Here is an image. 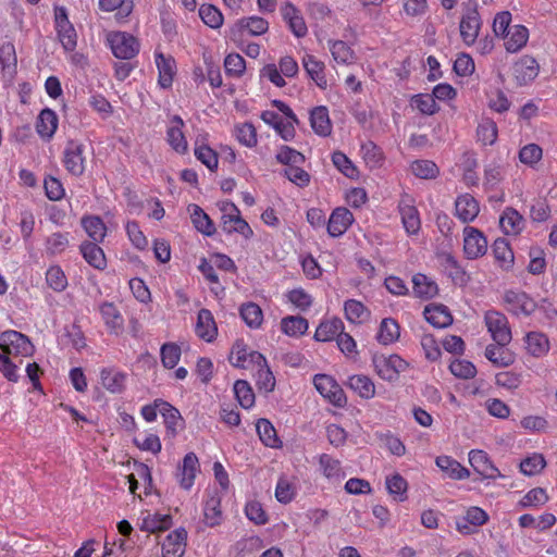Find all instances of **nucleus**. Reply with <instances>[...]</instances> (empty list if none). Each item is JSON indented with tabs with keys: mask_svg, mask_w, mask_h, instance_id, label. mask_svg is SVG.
Instances as JSON below:
<instances>
[{
	"mask_svg": "<svg viewBox=\"0 0 557 557\" xmlns=\"http://www.w3.org/2000/svg\"><path fill=\"white\" fill-rule=\"evenodd\" d=\"M372 366L376 375L386 382H396L409 368V363L396 354H375L372 357Z\"/></svg>",
	"mask_w": 557,
	"mask_h": 557,
	"instance_id": "1",
	"label": "nucleus"
},
{
	"mask_svg": "<svg viewBox=\"0 0 557 557\" xmlns=\"http://www.w3.org/2000/svg\"><path fill=\"white\" fill-rule=\"evenodd\" d=\"M1 354L8 357H29L34 354V346L29 338L17 331H5L0 334Z\"/></svg>",
	"mask_w": 557,
	"mask_h": 557,
	"instance_id": "2",
	"label": "nucleus"
},
{
	"mask_svg": "<svg viewBox=\"0 0 557 557\" xmlns=\"http://www.w3.org/2000/svg\"><path fill=\"white\" fill-rule=\"evenodd\" d=\"M503 301L506 310L518 318L530 317L539 307L529 294L519 289L506 290Z\"/></svg>",
	"mask_w": 557,
	"mask_h": 557,
	"instance_id": "3",
	"label": "nucleus"
},
{
	"mask_svg": "<svg viewBox=\"0 0 557 557\" xmlns=\"http://www.w3.org/2000/svg\"><path fill=\"white\" fill-rule=\"evenodd\" d=\"M484 322L493 341L499 346H506L511 341V330L505 314L496 310L486 311Z\"/></svg>",
	"mask_w": 557,
	"mask_h": 557,
	"instance_id": "4",
	"label": "nucleus"
},
{
	"mask_svg": "<svg viewBox=\"0 0 557 557\" xmlns=\"http://www.w3.org/2000/svg\"><path fill=\"white\" fill-rule=\"evenodd\" d=\"M107 41L112 53L117 59H132L139 50L137 39L124 32H111L107 35Z\"/></svg>",
	"mask_w": 557,
	"mask_h": 557,
	"instance_id": "5",
	"label": "nucleus"
},
{
	"mask_svg": "<svg viewBox=\"0 0 557 557\" xmlns=\"http://www.w3.org/2000/svg\"><path fill=\"white\" fill-rule=\"evenodd\" d=\"M313 385L318 393L329 403L336 407H344L346 404V395L341 385L327 374H315Z\"/></svg>",
	"mask_w": 557,
	"mask_h": 557,
	"instance_id": "6",
	"label": "nucleus"
},
{
	"mask_svg": "<svg viewBox=\"0 0 557 557\" xmlns=\"http://www.w3.org/2000/svg\"><path fill=\"white\" fill-rule=\"evenodd\" d=\"M463 253L467 259L475 260L483 257L488 247L485 235L473 226H466L462 231Z\"/></svg>",
	"mask_w": 557,
	"mask_h": 557,
	"instance_id": "7",
	"label": "nucleus"
},
{
	"mask_svg": "<svg viewBox=\"0 0 557 557\" xmlns=\"http://www.w3.org/2000/svg\"><path fill=\"white\" fill-rule=\"evenodd\" d=\"M481 29V17L474 5L471 3L463 10L460 23L459 33L466 46H472L478 39Z\"/></svg>",
	"mask_w": 557,
	"mask_h": 557,
	"instance_id": "8",
	"label": "nucleus"
},
{
	"mask_svg": "<svg viewBox=\"0 0 557 557\" xmlns=\"http://www.w3.org/2000/svg\"><path fill=\"white\" fill-rule=\"evenodd\" d=\"M54 22L59 40L66 51H73L77 44V34L69 21L66 9L63 7L54 8Z\"/></svg>",
	"mask_w": 557,
	"mask_h": 557,
	"instance_id": "9",
	"label": "nucleus"
},
{
	"mask_svg": "<svg viewBox=\"0 0 557 557\" xmlns=\"http://www.w3.org/2000/svg\"><path fill=\"white\" fill-rule=\"evenodd\" d=\"M398 211L407 235L417 236L421 230V218L414 205V200L408 195L401 197Z\"/></svg>",
	"mask_w": 557,
	"mask_h": 557,
	"instance_id": "10",
	"label": "nucleus"
},
{
	"mask_svg": "<svg viewBox=\"0 0 557 557\" xmlns=\"http://www.w3.org/2000/svg\"><path fill=\"white\" fill-rule=\"evenodd\" d=\"M98 312L109 334L117 336L124 332L125 320L115 304L102 301L98 305Z\"/></svg>",
	"mask_w": 557,
	"mask_h": 557,
	"instance_id": "11",
	"label": "nucleus"
},
{
	"mask_svg": "<svg viewBox=\"0 0 557 557\" xmlns=\"http://www.w3.org/2000/svg\"><path fill=\"white\" fill-rule=\"evenodd\" d=\"M228 360L236 368L253 370L256 364L263 363V355L250 350L243 342H236L231 350Z\"/></svg>",
	"mask_w": 557,
	"mask_h": 557,
	"instance_id": "12",
	"label": "nucleus"
},
{
	"mask_svg": "<svg viewBox=\"0 0 557 557\" xmlns=\"http://www.w3.org/2000/svg\"><path fill=\"white\" fill-rule=\"evenodd\" d=\"M84 144L77 140H69L64 153L63 163L65 169L73 175L79 176L85 171Z\"/></svg>",
	"mask_w": 557,
	"mask_h": 557,
	"instance_id": "13",
	"label": "nucleus"
},
{
	"mask_svg": "<svg viewBox=\"0 0 557 557\" xmlns=\"http://www.w3.org/2000/svg\"><path fill=\"white\" fill-rule=\"evenodd\" d=\"M184 121L178 115H173L166 125V143L178 154L188 152V141L184 134Z\"/></svg>",
	"mask_w": 557,
	"mask_h": 557,
	"instance_id": "14",
	"label": "nucleus"
},
{
	"mask_svg": "<svg viewBox=\"0 0 557 557\" xmlns=\"http://www.w3.org/2000/svg\"><path fill=\"white\" fill-rule=\"evenodd\" d=\"M199 472L200 463L196 454H186L176 472V479L180 486L185 491H189L194 486L196 476Z\"/></svg>",
	"mask_w": 557,
	"mask_h": 557,
	"instance_id": "15",
	"label": "nucleus"
},
{
	"mask_svg": "<svg viewBox=\"0 0 557 557\" xmlns=\"http://www.w3.org/2000/svg\"><path fill=\"white\" fill-rule=\"evenodd\" d=\"M355 218L352 213L345 207L335 208L327 221V233L332 237H341L344 235L350 225L354 223Z\"/></svg>",
	"mask_w": 557,
	"mask_h": 557,
	"instance_id": "16",
	"label": "nucleus"
},
{
	"mask_svg": "<svg viewBox=\"0 0 557 557\" xmlns=\"http://www.w3.org/2000/svg\"><path fill=\"white\" fill-rule=\"evenodd\" d=\"M187 532L180 528L170 532L162 542L161 557H183L186 549Z\"/></svg>",
	"mask_w": 557,
	"mask_h": 557,
	"instance_id": "17",
	"label": "nucleus"
},
{
	"mask_svg": "<svg viewBox=\"0 0 557 557\" xmlns=\"http://www.w3.org/2000/svg\"><path fill=\"white\" fill-rule=\"evenodd\" d=\"M171 525L172 517L169 513L143 511L138 518L139 529L149 533L166 530Z\"/></svg>",
	"mask_w": 557,
	"mask_h": 557,
	"instance_id": "18",
	"label": "nucleus"
},
{
	"mask_svg": "<svg viewBox=\"0 0 557 557\" xmlns=\"http://www.w3.org/2000/svg\"><path fill=\"white\" fill-rule=\"evenodd\" d=\"M523 346L527 354L533 358H543L550 349L548 337L539 331L528 332L523 337Z\"/></svg>",
	"mask_w": 557,
	"mask_h": 557,
	"instance_id": "19",
	"label": "nucleus"
},
{
	"mask_svg": "<svg viewBox=\"0 0 557 557\" xmlns=\"http://www.w3.org/2000/svg\"><path fill=\"white\" fill-rule=\"evenodd\" d=\"M499 227L507 236H518L525 227V220L516 209L507 207L499 216Z\"/></svg>",
	"mask_w": 557,
	"mask_h": 557,
	"instance_id": "20",
	"label": "nucleus"
},
{
	"mask_svg": "<svg viewBox=\"0 0 557 557\" xmlns=\"http://www.w3.org/2000/svg\"><path fill=\"white\" fill-rule=\"evenodd\" d=\"M195 333L207 343H211L216 338L218 326L210 310H199L195 324Z\"/></svg>",
	"mask_w": 557,
	"mask_h": 557,
	"instance_id": "21",
	"label": "nucleus"
},
{
	"mask_svg": "<svg viewBox=\"0 0 557 557\" xmlns=\"http://www.w3.org/2000/svg\"><path fill=\"white\" fill-rule=\"evenodd\" d=\"M480 213L479 201L470 194H462L455 201V214L463 223L472 222Z\"/></svg>",
	"mask_w": 557,
	"mask_h": 557,
	"instance_id": "22",
	"label": "nucleus"
},
{
	"mask_svg": "<svg viewBox=\"0 0 557 557\" xmlns=\"http://www.w3.org/2000/svg\"><path fill=\"white\" fill-rule=\"evenodd\" d=\"M512 74L517 84L527 85L539 75V64L533 58L524 55L515 63Z\"/></svg>",
	"mask_w": 557,
	"mask_h": 557,
	"instance_id": "23",
	"label": "nucleus"
},
{
	"mask_svg": "<svg viewBox=\"0 0 557 557\" xmlns=\"http://www.w3.org/2000/svg\"><path fill=\"white\" fill-rule=\"evenodd\" d=\"M99 380L101 386L111 394H120L126 386V374L114 368L101 369Z\"/></svg>",
	"mask_w": 557,
	"mask_h": 557,
	"instance_id": "24",
	"label": "nucleus"
},
{
	"mask_svg": "<svg viewBox=\"0 0 557 557\" xmlns=\"http://www.w3.org/2000/svg\"><path fill=\"white\" fill-rule=\"evenodd\" d=\"M436 467L445 476L451 480H466L470 476V471L460 462L448 455H440L435 458Z\"/></svg>",
	"mask_w": 557,
	"mask_h": 557,
	"instance_id": "25",
	"label": "nucleus"
},
{
	"mask_svg": "<svg viewBox=\"0 0 557 557\" xmlns=\"http://www.w3.org/2000/svg\"><path fill=\"white\" fill-rule=\"evenodd\" d=\"M283 20L288 24L289 29L296 37H304L307 34V25L300 11L290 2H286L281 8Z\"/></svg>",
	"mask_w": 557,
	"mask_h": 557,
	"instance_id": "26",
	"label": "nucleus"
},
{
	"mask_svg": "<svg viewBox=\"0 0 557 557\" xmlns=\"http://www.w3.org/2000/svg\"><path fill=\"white\" fill-rule=\"evenodd\" d=\"M156 64L159 72V85L162 88L171 87L176 74V63L171 55H164L162 52H156Z\"/></svg>",
	"mask_w": 557,
	"mask_h": 557,
	"instance_id": "27",
	"label": "nucleus"
},
{
	"mask_svg": "<svg viewBox=\"0 0 557 557\" xmlns=\"http://www.w3.org/2000/svg\"><path fill=\"white\" fill-rule=\"evenodd\" d=\"M187 212L193 225L202 235L212 236L215 233L216 228L213 221L198 205H188Z\"/></svg>",
	"mask_w": 557,
	"mask_h": 557,
	"instance_id": "28",
	"label": "nucleus"
},
{
	"mask_svg": "<svg viewBox=\"0 0 557 557\" xmlns=\"http://www.w3.org/2000/svg\"><path fill=\"white\" fill-rule=\"evenodd\" d=\"M505 49L515 53L521 50L529 40V30L525 26L516 24L503 37Z\"/></svg>",
	"mask_w": 557,
	"mask_h": 557,
	"instance_id": "29",
	"label": "nucleus"
},
{
	"mask_svg": "<svg viewBox=\"0 0 557 557\" xmlns=\"http://www.w3.org/2000/svg\"><path fill=\"white\" fill-rule=\"evenodd\" d=\"M59 125L57 113L51 109H44L36 121V131L44 140H49L53 137Z\"/></svg>",
	"mask_w": 557,
	"mask_h": 557,
	"instance_id": "30",
	"label": "nucleus"
},
{
	"mask_svg": "<svg viewBox=\"0 0 557 557\" xmlns=\"http://www.w3.org/2000/svg\"><path fill=\"white\" fill-rule=\"evenodd\" d=\"M344 331V323L339 318H330L320 322L318 325L314 339L318 342H330L338 336Z\"/></svg>",
	"mask_w": 557,
	"mask_h": 557,
	"instance_id": "31",
	"label": "nucleus"
},
{
	"mask_svg": "<svg viewBox=\"0 0 557 557\" xmlns=\"http://www.w3.org/2000/svg\"><path fill=\"white\" fill-rule=\"evenodd\" d=\"M203 521L208 527L219 525L222 521L221 496L209 492L203 506Z\"/></svg>",
	"mask_w": 557,
	"mask_h": 557,
	"instance_id": "32",
	"label": "nucleus"
},
{
	"mask_svg": "<svg viewBox=\"0 0 557 557\" xmlns=\"http://www.w3.org/2000/svg\"><path fill=\"white\" fill-rule=\"evenodd\" d=\"M425 320L435 327H446L451 324L453 317L447 307L440 304H430L423 311Z\"/></svg>",
	"mask_w": 557,
	"mask_h": 557,
	"instance_id": "33",
	"label": "nucleus"
},
{
	"mask_svg": "<svg viewBox=\"0 0 557 557\" xmlns=\"http://www.w3.org/2000/svg\"><path fill=\"white\" fill-rule=\"evenodd\" d=\"M298 480L296 476L281 475L275 486V498L281 504H289L297 495Z\"/></svg>",
	"mask_w": 557,
	"mask_h": 557,
	"instance_id": "34",
	"label": "nucleus"
},
{
	"mask_svg": "<svg viewBox=\"0 0 557 557\" xmlns=\"http://www.w3.org/2000/svg\"><path fill=\"white\" fill-rule=\"evenodd\" d=\"M302 65L307 74L322 89L327 87V79L324 74L325 65L312 54L302 58Z\"/></svg>",
	"mask_w": 557,
	"mask_h": 557,
	"instance_id": "35",
	"label": "nucleus"
},
{
	"mask_svg": "<svg viewBox=\"0 0 557 557\" xmlns=\"http://www.w3.org/2000/svg\"><path fill=\"white\" fill-rule=\"evenodd\" d=\"M347 384L351 391L363 399H371L375 396V384L372 379L367 375H351Z\"/></svg>",
	"mask_w": 557,
	"mask_h": 557,
	"instance_id": "36",
	"label": "nucleus"
},
{
	"mask_svg": "<svg viewBox=\"0 0 557 557\" xmlns=\"http://www.w3.org/2000/svg\"><path fill=\"white\" fill-rule=\"evenodd\" d=\"M400 336L399 324L392 318H385L381 321L376 339L382 345H392L398 341Z\"/></svg>",
	"mask_w": 557,
	"mask_h": 557,
	"instance_id": "37",
	"label": "nucleus"
},
{
	"mask_svg": "<svg viewBox=\"0 0 557 557\" xmlns=\"http://www.w3.org/2000/svg\"><path fill=\"white\" fill-rule=\"evenodd\" d=\"M236 27L242 33H247L251 36H260L269 30V22L261 16H248L239 18Z\"/></svg>",
	"mask_w": 557,
	"mask_h": 557,
	"instance_id": "38",
	"label": "nucleus"
},
{
	"mask_svg": "<svg viewBox=\"0 0 557 557\" xmlns=\"http://www.w3.org/2000/svg\"><path fill=\"white\" fill-rule=\"evenodd\" d=\"M493 253L500 268L509 270L513 265L515 256L509 243L505 238H497L493 243Z\"/></svg>",
	"mask_w": 557,
	"mask_h": 557,
	"instance_id": "39",
	"label": "nucleus"
},
{
	"mask_svg": "<svg viewBox=\"0 0 557 557\" xmlns=\"http://www.w3.org/2000/svg\"><path fill=\"white\" fill-rule=\"evenodd\" d=\"M223 230L227 233H238L245 238H250L253 232L249 224L240 216L239 210L230 216H221Z\"/></svg>",
	"mask_w": 557,
	"mask_h": 557,
	"instance_id": "40",
	"label": "nucleus"
},
{
	"mask_svg": "<svg viewBox=\"0 0 557 557\" xmlns=\"http://www.w3.org/2000/svg\"><path fill=\"white\" fill-rule=\"evenodd\" d=\"M310 124L312 129L320 136L331 134L332 124L329 111L325 107H317L310 113Z\"/></svg>",
	"mask_w": 557,
	"mask_h": 557,
	"instance_id": "41",
	"label": "nucleus"
},
{
	"mask_svg": "<svg viewBox=\"0 0 557 557\" xmlns=\"http://www.w3.org/2000/svg\"><path fill=\"white\" fill-rule=\"evenodd\" d=\"M546 467V459L541 453H531L521 459L520 472L527 476L540 474Z\"/></svg>",
	"mask_w": 557,
	"mask_h": 557,
	"instance_id": "42",
	"label": "nucleus"
},
{
	"mask_svg": "<svg viewBox=\"0 0 557 557\" xmlns=\"http://www.w3.org/2000/svg\"><path fill=\"white\" fill-rule=\"evenodd\" d=\"M81 252L86 262L95 269L103 270L107 267L104 252L97 243H83L81 245Z\"/></svg>",
	"mask_w": 557,
	"mask_h": 557,
	"instance_id": "43",
	"label": "nucleus"
},
{
	"mask_svg": "<svg viewBox=\"0 0 557 557\" xmlns=\"http://www.w3.org/2000/svg\"><path fill=\"white\" fill-rule=\"evenodd\" d=\"M413 293L417 297L429 299L438 293L437 284L429 276L418 273L412 277Z\"/></svg>",
	"mask_w": 557,
	"mask_h": 557,
	"instance_id": "44",
	"label": "nucleus"
},
{
	"mask_svg": "<svg viewBox=\"0 0 557 557\" xmlns=\"http://www.w3.org/2000/svg\"><path fill=\"white\" fill-rule=\"evenodd\" d=\"M344 312L346 319L350 323L361 324L369 320V309L359 300L349 299L344 304Z\"/></svg>",
	"mask_w": 557,
	"mask_h": 557,
	"instance_id": "45",
	"label": "nucleus"
},
{
	"mask_svg": "<svg viewBox=\"0 0 557 557\" xmlns=\"http://www.w3.org/2000/svg\"><path fill=\"white\" fill-rule=\"evenodd\" d=\"M385 485L388 494L395 502H404L407 499L408 482L399 473L387 475Z\"/></svg>",
	"mask_w": 557,
	"mask_h": 557,
	"instance_id": "46",
	"label": "nucleus"
},
{
	"mask_svg": "<svg viewBox=\"0 0 557 557\" xmlns=\"http://www.w3.org/2000/svg\"><path fill=\"white\" fill-rule=\"evenodd\" d=\"M82 226L95 243H101L107 236V226L97 215L84 216L82 219Z\"/></svg>",
	"mask_w": 557,
	"mask_h": 557,
	"instance_id": "47",
	"label": "nucleus"
},
{
	"mask_svg": "<svg viewBox=\"0 0 557 557\" xmlns=\"http://www.w3.org/2000/svg\"><path fill=\"white\" fill-rule=\"evenodd\" d=\"M308 321L302 317L288 315L282 319L281 330L282 332L290 337H299L304 335L308 330Z\"/></svg>",
	"mask_w": 557,
	"mask_h": 557,
	"instance_id": "48",
	"label": "nucleus"
},
{
	"mask_svg": "<svg viewBox=\"0 0 557 557\" xmlns=\"http://www.w3.org/2000/svg\"><path fill=\"white\" fill-rule=\"evenodd\" d=\"M329 49L334 61L339 64H352L356 61L354 50L342 40H330Z\"/></svg>",
	"mask_w": 557,
	"mask_h": 557,
	"instance_id": "49",
	"label": "nucleus"
},
{
	"mask_svg": "<svg viewBox=\"0 0 557 557\" xmlns=\"http://www.w3.org/2000/svg\"><path fill=\"white\" fill-rule=\"evenodd\" d=\"M256 377V383L259 389L264 391L265 393L272 392L275 387V377L268 367L267 360L263 357L262 364H256L255 369L251 370Z\"/></svg>",
	"mask_w": 557,
	"mask_h": 557,
	"instance_id": "50",
	"label": "nucleus"
},
{
	"mask_svg": "<svg viewBox=\"0 0 557 557\" xmlns=\"http://www.w3.org/2000/svg\"><path fill=\"white\" fill-rule=\"evenodd\" d=\"M478 141L483 146H492L498 137V127L492 119H483L476 128Z\"/></svg>",
	"mask_w": 557,
	"mask_h": 557,
	"instance_id": "51",
	"label": "nucleus"
},
{
	"mask_svg": "<svg viewBox=\"0 0 557 557\" xmlns=\"http://www.w3.org/2000/svg\"><path fill=\"white\" fill-rule=\"evenodd\" d=\"M548 500L549 497L545 488L534 487L522 496L517 506L520 509L537 508L545 505Z\"/></svg>",
	"mask_w": 557,
	"mask_h": 557,
	"instance_id": "52",
	"label": "nucleus"
},
{
	"mask_svg": "<svg viewBox=\"0 0 557 557\" xmlns=\"http://www.w3.org/2000/svg\"><path fill=\"white\" fill-rule=\"evenodd\" d=\"M256 429L260 440L265 446L271 448L281 447L282 443L276 435L274 426L269 420L260 419L256 424Z\"/></svg>",
	"mask_w": 557,
	"mask_h": 557,
	"instance_id": "53",
	"label": "nucleus"
},
{
	"mask_svg": "<svg viewBox=\"0 0 557 557\" xmlns=\"http://www.w3.org/2000/svg\"><path fill=\"white\" fill-rule=\"evenodd\" d=\"M240 317L250 329H259L263 322V312L255 302H246L240 307Z\"/></svg>",
	"mask_w": 557,
	"mask_h": 557,
	"instance_id": "54",
	"label": "nucleus"
},
{
	"mask_svg": "<svg viewBox=\"0 0 557 557\" xmlns=\"http://www.w3.org/2000/svg\"><path fill=\"white\" fill-rule=\"evenodd\" d=\"M411 173L421 180H434L440 174V169L431 160H416L410 164Z\"/></svg>",
	"mask_w": 557,
	"mask_h": 557,
	"instance_id": "55",
	"label": "nucleus"
},
{
	"mask_svg": "<svg viewBox=\"0 0 557 557\" xmlns=\"http://www.w3.org/2000/svg\"><path fill=\"white\" fill-rule=\"evenodd\" d=\"M199 16L207 26L213 29L220 28L224 22L222 12L215 5L209 3L200 5Z\"/></svg>",
	"mask_w": 557,
	"mask_h": 557,
	"instance_id": "56",
	"label": "nucleus"
},
{
	"mask_svg": "<svg viewBox=\"0 0 557 557\" xmlns=\"http://www.w3.org/2000/svg\"><path fill=\"white\" fill-rule=\"evenodd\" d=\"M319 465L323 475L329 480H339L344 476L339 460L327 454L320 456Z\"/></svg>",
	"mask_w": 557,
	"mask_h": 557,
	"instance_id": "57",
	"label": "nucleus"
},
{
	"mask_svg": "<svg viewBox=\"0 0 557 557\" xmlns=\"http://www.w3.org/2000/svg\"><path fill=\"white\" fill-rule=\"evenodd\" d=\"M332 162L346 177L350 180H357L359 177V170L345 153L335 151L332 154Z\"/></svg>",
	"mask_w": 557,
	"mask_h": 557,
	"instance_id": "58",
	"label": "nucleus"
},
{
	"mask_svg": "<svg viewBox=\"0 0 557 557\" xmlns=\"http://www.w3.org/2000/svg\"><path fill=\"white\" fill-rule=\"evenodd\" d=\"M410 104L412 108L425 115H433L440 110L434 96L428 94L413 96L410 100Z\"/></svg>",
	"mask_w": 557,
	"mask_h": 557,
	"instance_id": "59",
	"label": "nucleus"
},
{
	"mask_svg": "<svg viewBox=\"0 0 557 557\" xmlns=\"http://www.w3.org/2000/svg\"><path fill=\"white\" fill-rule=\"evenodd\" d=\"M487 107L497 113L507 112L511 106L506 94L500 89H491L486 91Z\"/></svg>",
	"mask_w": 557,
	"mask_h": 557,
	"instance_id": "60",
	"label": "nucleus"
},
{
	"mask_svg": "<svg viewBox=\"0 0 557 557\" xmlns=\"http://www.w3.org/2000/svg\"><path fill=\"white\" fill-rule=\"evenodd\" d=\"M236 139L247 148H253L258 144V135L255 126L250 123H243L235 126Z\"/></svg>",
	"mask_w": 557,
	"mask_h": 557,
	"instance_id": "61",
	"label": "nucleus"
},
{
	"mask_svg": "<svg viewBox=\"0 0 557 557\" xmlns=\"http://www.w3.org/2000/svg\"><path fill=\"white\" fill-rule=\"evenodd\" d=\"M234 394L243 408L249 409L255 405V393L247 381H236L234 384Z\"/></svg>",
	"mask_w": 557,
	"mask_h": 557,
	"instance_id": "62",
	"label": "nucleus"
},
{
	"mask_svg": "<svg viewBox=\"0 0 557 557\" xmlns=\"http://www.w3.org/2000/svg\"><path fill=\"white\" fill-rule=\"evenodd\" d=\"M160 412L164 418L166 429L172 435H175L177 429H180L182 424V418L178 410L170 404L160 400Z\"/></svg>",
	"mask_w": 557,
	"mask_h": 557,
	"instance_id": "63",
	"label": "nucleus"
},
{
	"mask_svg": "<svg viewBox=\"0 0 557 557\" xmlns=\"http://www.w3.org/2000/svg\"><path fill=\"white\" fill-rule=\"evenodd\" d=\"M519 161L532 169L542 160L543 150L536 144H528L519 150Z\"/></svg>",
	"mask_w": 557,
	"mask_h": 557,
	"instance_id": "64",
	"label": "nucleus"
}]
</instances>
